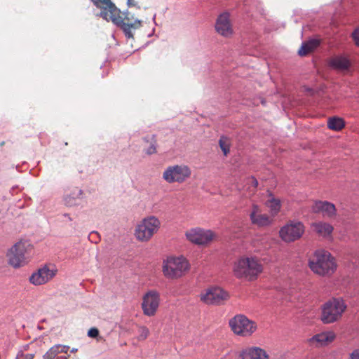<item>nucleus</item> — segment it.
Here are the masks:
<instances>
[{"mask_svg":"<svg viewBox=\"0 0 359 359\" xmlns=\"http://www.w3.org/2000/svg\"><path fill=\"white\" fill-rule=\"evenodd\" d=\"M91 1L95 6L101 9L100 16L120 27L127 38H133L132 29H136L142 26V21L140 20L133 21L128 16L123 18L121 11L110 0Z\"/></svg>","mask_w":359,"mask_h":359,"instance_id":"f257e3e1","label":"nucleus"},{"mask_svg":"<svg viewBox=\"0 0 359 359\" xmlns=\"http://www.w3.org/2000/svg\"><path fill=\"white\" fill-rule=\"evenodd\" d=\"M264 266L262 260L256 256L242 255L233 263V276L246 281H253L263 272Z\"/></svg>","mask_w":359,"mask_h":359,"instance_id":"f03ea898","label":"nucleus"},{"mask_svg":"<svg viewBox=\"0 0 359 359\" xmlns=\"http://www.w3.org/2000/svg\"><path fill=\"white\" fill-rule=\"evenodd\" d=\"M309 266L311 270L320 276H330L337 269L335 259L325 250H316L309 259Z\"/></svg>","mask_w":359,"mask_h":359,"instance_id":"7ed1b4c3","label":"nucleus"},{"mask_svg":"<svg viewBox=\"0 0 359 359\" xmlns=\"http://www.w3.org/2000/svg\"><path fill=\"white\" fill-rule=\"evenodd\" d=\"M32 245L26 241L20 240L8 249L6 253L7 263L14 269H19L27 264L29 253Z\"/></svg>","mask_w":359,"mask_h":359,"instance_id":"20e7f679","label":"nucleus"},{"mask_svg":"<svg viewBox=\"0 0 359 359\" xmlns=\"http://www.w3.org/2000/svg\"><path fill=\"white\" fill-rule=\"evenodd\" d=\"M190 269L189 261L183 256L168 257L163 260L162 272L168 279H178L184 276Z\"/></svg>","mask_w":359,"mask_h":359,"instance_id":"39448f33","label":"nucleus"},{"mask_svg":"<svg viewBox=\"0 0 359 359\" xmlns=\"http://www.w3.org/2000/svg\"><path fill=\"white\" fill-rule=\"evenodd\" d=\"M346 307L343 299L332 298L323 305L320 319L325 324L336 322L341 318Z\"/></svg>","mask_w":359,"mask_h":359,"instance_id":"423d86ee","label":"nucleus"},{"mask_svg":"<svg viewBox=\"0 0 359 359\" xmlns=\"http://www.w3.org/2000/svg\"><path fill=\"white\" fill-rule=\"evenodd\" d=\"M231 331L237 336L249 337L257 329V323L243 314H237L229 321Z\"/></svg>","mask_w":359,"mask_h":359,"instance_id":"0eeeda50","label":"nucleus"},{"mask_svg":"<svg viewBox=\"0 0 359 359\" xmlns=\"http://www.w3.org/2000/svg\"><path fill=\"white\" fill-rule=\"evenodd\" d=\"M160 226L161 222L157 217L150 216L144 218L135 227V238L139 241H149L157 233Z\"/></svg>","mask_w":359,"mask_h":359,"instance_id":"6e6552de","label":"nucleus"},{"mask_svg":"<svg viewBox=\"0 0 359 359\" xmlns=\"http://www.w3.org/2000/svg\"><path fill=\"white\" fill-rule=\"evenodd\" d=\"M190 168L184 164L174 165L167 167L163 172V179L168 183H183L190 177Z\"/></svg>","mask_w":359,"mask_h":359,"instance_id":"1a4fd4ad","label":"nucleus"},{"mask_svg":"<svg viewBox=\"0 0 359 359\" xmlns=\"http://www.w3.org/2000/svg\"><path fill=\"white\" fill-rule=\"evenodd\" d=\"M185 236L189 241L198 245H207L216 237L212 231L200 227L189 229L186 231Z\"/></svg>","mask_w":359,"mask_h":359,"instance_id":"9d476101","label":"nucleus"},{"mask_svg":"<svg viewBox=\"0 0 359 359\" xmlns=\"http://www.w3.org/2000/svg\"><path fill=\"white\" fill-rule=\"evenodd\" d=\"M304 232V226L300 222H291L283 226L280 231V237L287 243L293 242L302 237Z\"/></svg>","mask_w":359,"mask_h":359,"instance_id":"9b49d317","label":"nucleus"},{"mask_svg":"<svg viewBox=\"0 0 359 359\" xmlns=\"http://www.w3.org/2000/svg\"><path fill=\"white\" fill-rule=\"evenodd\" d=\"M160 304V294L156 290L147 292L142 297V309L149 317L156 315Z\"/></svg>","mask_w":359,"mask_h":359,"instance_id":"f8f14e48","label":"nucleus"},{"mask_svg":"<svg viewBox=\"0 0 359 359\" xmlns=\"http://www.w3.org/2000/svg\"><path fill=\"white\" fill-rule=\"evenodd\" d=\"M200 297L206 304H221L229 298V295L220 287H212L201 293Z\"/></svg>","mask_w":359,"mask_h":359,"instance_id":"ddd939ff","label":"nucleus"},{"mask_svg":"<svg viewBox=\"0 0 359 359\" xmlns=\"http://www.w3.org/2000/svg\"><path fill=\"white\" fill-rule=\"evenodd\" d=\"M250 218L252 224L259 227H266L273 223V217L267 214L262 213L261 208L255 204L252 206Z\"/></svg>","mask_w":359,"mask_h":359,"instance_id":"4468645a","label":"nucleus"},{"mask_svg":"<svg viewBox=\"0 0 359 359\" xmlns=\"http://www.w3.org/2000/svg\"><path fill=\"white\" fill-rule=\"evenodd\" d=\"M229 16V13L224 12L218 16L215 22L217 32L226 38L231 36L233 32Z\"/></svg>","mask_w":359,"mask_h":359,"instance_id":"2eb2a0df","label":"nucleus"},{"mask_svg":"<svg viewBox=\"0 0 359 359\" xmlns=\"http://www.w3.org/2000/svg\"><path fill=\"white\" fill-rule=\"evenodd\" d=\"M55 273L56 271L50 270L47 266H44L34 273L30 276L29 281L35 285H42L52 279L55 276Z\"/></svg>","mask_w":359,"mask_h":359,"instance_id":"dca6fc26","label":"nucleus"},{"mask_svg":"<svg viewBox=\"0 0 359 359\" xmlns=\"http://www.w3.org/2000/svg\"><path fill=\"white\" fill-rule=\"evenodd\" d=\"M241 359H269L266 351L257 346L247 347L239 354Z\"/></svg>","mask_w":359,"mask_h":359,"instance_id":"f3484780","label":"nucleus"},{"mask_svg":"<svg viewBox=\"0 0 359 359\" xmlns=\"http://www.w3.org/2000/svg\"><path fill=\"white\" fill-rule=\"evenodd\" d=\"M312 211L315 213H322L323 216L328 217L336 215L334 205L327 201H316L312 205Z\"/></svg>","mask_w":359,"mask_h":359,"instance_id":"a211bd4d","label":"nucleus"},{"mask_svg":"<svg viewBox=\"0 0 359 359\" xmlns=\"http://www.w3.org/2000/svg\"><path fill=\"white\" fill-rule=\"evenodd\" d=\"M329 65L332 68L339 72H347L351 65V61L345 56L337 55L332 57L329 61Z\"/></svg>","mask_w":359,"mask_h":359,"instance_id":"6ab92c4d","label":"nucleus"},{"mask_svg":"<svg viewBox=\"0 0 359 359\" xmlns=\"http://www.w3.org/2000/svg\"><path fill=\"white\" fill-rule=\"evenodd\" d=\"M311 227L314 232L323 238L330 237L334 230L331 224L323 222L313 223Z\"/></svg>","mask_w":359,"mask_h":359,"instance_id":"aec40b11","label":"nucleus"},{"mask_svg":"<svg viewBox=\"0 0 359 359\" xmlns=\"http://www.w3.org/2000/svg\"><path fill=\"white\" fill-rule=\"evenodd\" d=\"M265 205L269 210L270 215L273 218L278 214L281 208L280 200L274 197L271 193L269 195V199L266 201Z\"/></svg>","mask_w":359,"mask_h":359,"instance_id":"412c9836","label":"nucleus"},{"mask_svg":"<svg viewBox=\"0 0 359 359\" xmlns=\"http://www.w3.org/2000/svg\"><path fill=\"white\" fill-rule=\"evenodd\" d=\"M334 338L335 334H334V332H327L315 335L311 340L312 341L316 342L320 346H324L333 341Z\"/></svg>","mask_w":359,"mask_h":359,"instance_id":"4be33fe9","label":"nucleus"},{"mask_svg":"<svg viewBox=\"0 0 359 359\" xmlns=\"http://www.w3.org/2000/svg\"><path fill=\"white\" fill-rule=\"evenodd\" d=\"M143 141L148 144L144 148V151L147 155H152L157 153V140L156 135H148L143 138Z\"/></svg>","mask_w":359,"mask_h":359,"instance_id":"5701e85b","label":"nucleus"},{"mask_svg":"<svg viewBox=\"0 0 359 359\" xmlns=\"http://www.w3.org/2000/svg\"><path fill=\"white\" fill-rule=\"evenodd\" d=\"M320 44V41L317 39H311L302 43L301 48L298 50V53L301 56H305L313 51Z\"/></svg>","mask_w":359,"mask_h":359,"instance_id":"b1692460","label":"nucleus"},{"mask_svg":"<svg viewBox=\"0 0 359 359\" xmlns=\"http://www.w3.org/2000/svg\"><path fill=\"white\" fill-rule=\"evenodd\" d=\"M345 126L343 118L339 117H332L327 121V127L333 130L339 131Z\"/></svg>","mask_w":359,"mask_h":359,"instance_id":"393cba45","label":"nucleus"},{"mask_svg":"<svg viewBox=\"0 0 359 359\" xmlns=\"http://www.w3.org/2000/svg\"><path fill=\"white\" fill-rule=\"evenodd\" d=\"M219 144L224 153V156H227L229 153L230 146H231V140L229 137L226 136H222L219 140Z\"/></svg>","mask_w":359,"mask_h":359,"instance_id":"a878e982","label":"nucleus"},{"mask_svg":"<svg viewBox=\"0 0 359 359\" xmlns=\"http://www.w3.org/2000/svg\"><path fill=\"white\" fill-rule=\"evenodd\" d=\"M138 333L139 335L137 337V339L139 341H144L148 337L149 334V330L147 327L141 326L138 329Z\"/></svg>","mask_w":359,"mask_h":359,"instance_id":"bb28decb","label":"nucleus"},{"mask_svg":"<svg viewBox=\"0 0 359 359\" xmlns=\"http://www.w3.org/2000/svg\"><path fill=\"white\" fill-rule=\"evenodd\" d=\"M34 356V354L33 353H24L22 351H20L17 355L15 359H33Z\"/></svg>","mask_w":359,"mask_h":359,"instance_id":"cd10ccee","label":"nucleus"},{"mask_svg":"<svg viewBox=\"0 0 359 359\" xmlns=\"http://www.w3.org/2000/svg\"><path fill=\"white\" fill-rule=\"evenodd\" d=\"M88 336L91 338H97L99 337V330L96 327H91L88 331Z\"/></svg>","mask_w":359,"mask_h":359,"instance_id":"c85d7f7f","label":"nucleus"},{"mask_svg":"<svg viewBox=\"0 0 359 359\" xmlns=\"http://www.w3.org/2000/svg\"><path fill=\"white\" fill-rule=\"evenodd\" d=\"M352 36L355 44L359 46V29H357L353 32Z\"/></svg>","mask_w":359,"mask_h":359,"instance_id":"c756f323","label":"nucleus"},{"mask_svg":"<svg viewBox=\"0 0 359 359\" xmlns=\"http://www.w3.org/2000/svg\"><path fill=\"white\" fill-rule=\"evenodd\" d=\"M351 359H359V349L355 350L351 354Z\"/></svg>","mask_w":359,"mask_h":359,"instance_id":"7c9ffc66","label":"nucleus"},{"mask_svg":"<svg viewBox=\"0 0 359 359\" xmlns=\"http://www.w3.org/2000/svg\"><path fill=\"white\" fill-rule=\"evenodd\" d=\"M53 355H54V352L52 350H50L48 352H47L44 355L43 357H44L45 359H48L49 358H50Z\"/></svg>","mask_w":359,"mask_h":359,"instance_id":"2f4dec72","label":"nucleus"},{"mask_svg":"<svg viewBox=\"0 0 359 359\" xmlns=\"http://www.w3.org/2000/svg\"><path fill=\"white\" fill-rule=\"evenodd\" d=\"M4 144H5V142H2L0 144V145L2 147V146H4Z\"/></svg>","mask_w":359,"mask_h":359,"instance_id":"473e14b6","label":"nucleus"},{"mask_svg":"<svg viewBox=\"0 0 359 359\" xmlns=\"http://www.w3.org/2000/svg\"><path fill=\"white\" fill-rule=\"evenodd\" d=\"M101 339H102V337H99V338L97 339V341H100Z\"/></svg>","mask_w":359,"mask_h":359,"instance_id":"72a5a7b5","label":"nucleus"}]
</instances>
